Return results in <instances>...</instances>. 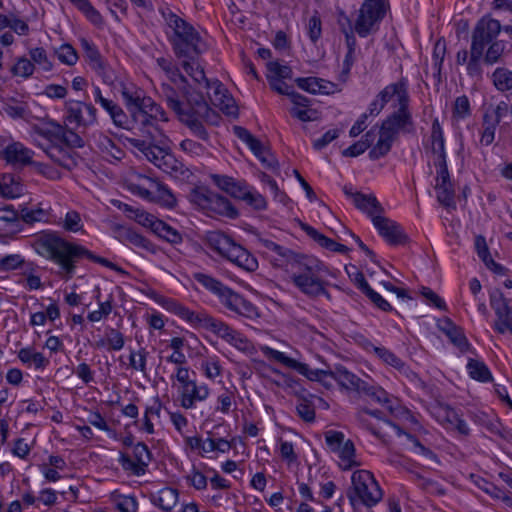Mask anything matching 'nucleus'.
<instances>
[{
	"label": "nucleus",
	"instance_id": "nucleus-1",
	"mask_svg": "<svg viewBox=\"0 0 512 512\" xmlns=\"http://www.w3.org/2000/svg\"><path fill=\"white\" fill-rule=\"evenodd\" d=\"M163 16L167 25L174 32L171 44L181 67L195 82L199 84L205 82L206 87L213 90V96L209 93V97L215 106H218L226 115L236 116L238 108L233 98L226 94V90L220 82L215 81L210 84L200 65L199 57L207 50V44L199 32L172 11L163 13Z\"/></svg>",
	"mask_w": 512,
	"mask_h": 512
},
{
	"label": "nucleus",
	"instance_id": "nucleus-2",
	"mask_svg": "<svg viewBox=\"0 0 512 512\" xmlns=\"http://www.w3.org/2000/svg\"><path fill=\"white\" fill-rule=\"evenodd\" d=\"M161 97L195 137L203 141L209 140L205 124L217 126L221 117L208 105L202 93L187 89L183 93L185 100H182L172 86L163 84Z\"/></svg>",
	"mask_w": 512,
	"mask_h": 512
},
{
	"label": "nucleus",
	"instance_id": "nucleus-3",
	"mask_svg": "<svg viewBox=\"0 0 512 512\" xmlns=\"http://www.w3.org/2000/svg\"><path fill=\"white\" fill-rule=\"evenodd\" d=\"M33 247L40 256L57 264L67 274L68 278L74 275L76 264L82 258H87L118 273H126L121 267L108 259L97 256L86 247L67 241L56 233L40 235L35 239Z\"/></svg>",
	"mask_w": 512,
	"mask_h": 512
},
{
	"label": "nucleus",
	"instance_id": "nucleus-4",
	"mask_svg": "<svg viewBox=\"0 0 512 512\" xmlns=\"http://www.w3.org/2000/svg\"><path fill=\"white\" fill-rule=\"evenodd\" d=\"M148 132L149 139L127 138V141L163 172L174 177L184 176L187 169L168 151L167 137L157 128L155 133Z\"/></svg>",
	"mask_w": 512,
	"mask_h": 512
},
{
	"label": "nucleus",
	"instance_id": "nucleus-5",
	"mask_svg": "<svg viewBox=\"0 0 512 512\" xmlns=\"http://www.w3.org/2000/svg\"><path fill=\"white\" fill-rule=\"evenodd\" d=\"M288 256L290 262L287 267L292 273V281L302 293L310 297L327 294L325 282L321 279L324 266L319 260L299 253Z\"/></svg>",
	"mask_w": 512,
	"mask_h": 512
},
{
	"label": "nucleus",
	"instance_id": "nucleus-6",
	"mask_svg": "<svg viewBox=\"0 0 512 512\" xmlns=\"http://www.w3.org/2000/svg\"><path fill=\"white\" fill-rule=\"evenodd\" d=\"M414 132L415 124L409 110V103H403L382 122L379 139L369 151L370 159L377 160L385 156L391 150L392 143L397 139L399 133L412 134Z\"/></svg>",
	"mask_w": 512,
	"mask_h": 512
},
{
	"label": "nucleus",
	"instance_id": "nucleus-7",
	"mask_svg": "<svg viewBox=\"0 0 512 512\" xmlns=\"http://www.w3.org/2000/svg\"><path fill=\"white\" fill-rule=\"evenodd\" d=\"M208 248L226 258L246 272H253L256 268V258L230 236L221 231H210L206 236Z\"/></svg>",
	"mask_w": 512,
	"mask_h": 512
},
{
	"label": "nucleus",
	"instance_id": "nucleus-8",
	"mask_svg": "<svg viewBox=\"0 0 512 512\" xmlns=\"http://www.w3.org/2000/svg\"><path fill=\"white\" fill-rule=\"evenodd\" d=\"M195 281L219 298V301L229 310L251 318L256 314L254 305L241 295L224 285L214 277L198 272L193 275Z\"/></svg>",
	"mask_w": 512,
	"mask_h": 512
},
{
	"label": "nucleus",
	"instance_id": "nucleus-9",
	"mask_svg": "<svg viewBox=\"0 0 512 512\" xmlns=\"http://www.w3.org/2000/svg\"><path fill=\"white\" fill-rule=\"evenodd\" d=\"M347 496L354 506L357 501L367 507L376 505L383 497V492L373 474L367 470H357L352 475V488Z\"/></svg>",
	"mask_w": 512,
	"mask_h": 512
},
{
	"label": "nucleus",
	"instance_id": "nucleus-10",
	"mask_svg": "<svg viewBox=\"0 0 512 512\" xmlns=\"http://www.w3.org/2000/svg\"><path fill=\"white\" fill-rule=\"evenodd\" d=\"M389 8L387 1L365 0L354 23V30L364 38L375 33Z\"/></svg>",
	"mask_w": 512,
	"mask_h": 512
},
{
	"label": "nucleus",
	"instance_id": "nucleus-11",
	"mask_svg": "<svg viewBox=\"0 0 512 512\" xmlns=\"http://www.w3.org/2000/svg\"><path fill=\"white\" fill-rule=\"evenodd\" d=\"M190 199L193 203L197 204L201 209L207 212L215 213L216 215L235 219L238 216L237 209L231 202L208 189L196 188L190 193Z\"/></svg>",
	"mask_w": 512,
	"mask_h": 512
},
{
	"label": "nucleus",
	"instance_id": "nucleus-12",
	"mask_svg": "<svg viewBox=\"0 0 512 512\" xmlns=\"http://www.w3.org/2000/svg\"><path fill=\"white\" fill-rule=\"evenodd\" d=\"M309 380L324 382L327 377L333 378L343 388L360 393L361 386L364 380L357 377L355 374L349 372L344 367H336L334 370L316 369L309 371L306 375Z\"/></svg>",
	"mask_w": 512,
	"mask_h": 512
},
{
	"label": "nucleus",
	"instance_id": "nucleus-13",
	"mask_svg": "<svg viewBox=\"0 0 512 512\" xmlns=\"http://www.w3.org/2000/svg\"><path fill=\"white\" fill-rule=\"evenodd\" d=\"M65 120L76 127H89L97 123V109L83 101L68 100L65 102Z\"/></svg>",
	"mask_w": 512,
	"mask_h": 512
},
{
	"label": "nucleus",
	"instance_id": "nucleus-14",
	"mask_svg": "<svg viewBox=\"0 0 512 512\" xmlns=\"http://www.w3.org/2000/svg\"><path fill=\"white\" fill-rule=\"evenodd\" d=\"M133 455L135 460L126 453H120L118 460L120 465L125 471H130L135 476L144 475L152 458L150 450L145 443L138 442L134 445Z\"/></svg>",
	"mask_w": 512,
	"mask_h": 512
},
{
	"label": "nucleus",
	"instance_id": "nucleus-15",
	"mask_svg": "<svg viewBox=\"0 0 512 512\" xmlns=\"http://www.w3.org/2000/svg\"><path fill=\"white\" fill-rule=\"evenodd\" d=\"M210 178L214 185L230 196L245 200L250 204L254 202L255 199L252 189L244 180H237L233 177L220 174H212Z\"/></svg>",
	"mask_w": 512,
	"mask_h": 512
},
{
	"label": "nucleus",
	"instance_id": "nucleus-16",
	"mask_svg": "<svg viewBox=\"0 0 512 512\" xmlns=\"http://www.w3.org/2000/svg\"><path fill=\"white\" fill-rule=\"evenodd\" d=\"M119 92L127 111L130 113L133 120L136 121V119L142 115L141 110H143L146 99H148L149 96L146 95L143 89L137 87L135 84L126 83L124 81L119 82Z\"/></svg>",
	"mask_w": 512,
	"mask_h": 512
},
{
	"label": "nucleus",
	"instance_id": "nucleus-17",
	"mask_svg": "<svg viewBox=\"0 0 512 512\" xmlns=\"http://www.w3.org/2000/svg\"><path fill=\"white\" fill-rule=\"evenodd\" d=\"M501 29L502 26L498 20L482 18L473 30L471 47L484 52L486 45L492 43Z\"/></svg>",
	"mask_w": 512,
	"mask_h": 512
},
{
	"label": "nucleus",
	"instance_id": "nucleus-18",
	"mask_svg": "<svg viewBox=\"0 0 512 512\" xmlns=\"http://www.w3.org/2000/svg\"><path fill=\"white\" fill-rule=\"evenodd\" d=\"M141 114L139 118L136 119L135 122L141 124L143 128V133L147 134L146 139H149V132L155 133V128L159 129L156 122L168 121L167 113L165 110L157 104L151 97L146 99L143 110H141Z\"/></svg>",
	"mask_w": 512,
	"mask_h": 512
},
{
	"label": "nucleus",
	"instance_id": "nucleus-19",
	"mask_svg": "<svg viewBox=\"0 0 512 512\" xmlns=\"http://www.w3.org/2000/svg\"><path fill=\"white\" fill-rule=\"evenodd\" d=\"M111 229L114 237L120 242H128L138 248L148 251L151 254H156L158 252V248L150 240L129 227L115 223L111 226Z\"/></svg>",
	"mask_w": 512,
	"mask_h": 512
},
{
	"label": "nucleus",
	"instance_id": "nucleus-20",
	"mask_svg": "<svg viewBox=\"0 0 512 512\" xmlns=\"http://www.w3.org/2000/svg\"><path fill=\"white\" fill-rule=\"evenodd\" d=\"M229 433L224 426H218L213 431L208 432V437L205 439V453L210 452H228L232 448H237V442H241L237 438L228 439Z\"/></svg>",
	"mask_w": 512,
	"mask_h": 512
},
{
	"label": "nucleus",
	"instance_id": "nucleus-21",
	"mask_svg": "<svg viewBox=\"0 0 512 512\" xmlns=\"http://www.w3.org/2000/svg\"><path fill=\"white\" fill-rule=\"evenodd\" d=\"M266 78L272 90L279 94L288 93L289 86L283 81L292 77V70L287 65H281L278 61H270L266 64Z\"/></svg>",
	"mask_w": 512,
	"mask_h": 512
},
{
	"label": "nucleus",
	"instance_id": "nucleus-22",
	"mask_svg": "<svg viewBox=\"0 0 512 512\" xmlns=\"http://www.w3.org/2000/svg\"><path fill=\"white\" fill-rule=\"evenodd\" d=\"M93 95L95 102L109 114L115 126L120 128H127L129 120L120 105L111 99L105 98L98 86L94 87Z\"/></svg>",
	"mask_w": 512,
	"mask_h": 512
},
{
	"label": "nucleus",
	"instance_id": "nucleus-23",
	"mask_svg": "<svg viewBox=\"0 0 512 512\" xmlns=\"http://www.w3.org/2000/svg\"><path fill=\"white\" fill-rule=\"evenodd\" d=\"M1 157L13 166L22 167L32 164L33 151L20 142H14L6 146L1 152Z\"/></svg>",
	"mask_w": 512,
	"mask_h": 512
},
{
	"label": "nucleus",
	"instance_id": "nucleus-24",
	"mask_svg": "<svg viewBox=\"0 0 512 512\" xmlns=\"http://www.w3.org/2000/svg\"><path fill=\"white\" fill-rule=\"evenodd\" d=\"M372 222L377 228L379 234L383 236L390 244H400L405 240V235L396 222L383 217L380 214L377 217H374Z\"/></svg>",
	"mask_w": 512,
	"mask_h": 512
},
{
	"label": "nucleus",
	"instance_id": "nucleus-25",
	"mask_svg": "<svg viewBox=\"0 0 512 512\" xmlns=\"http://www.w3.org/2000/svg\"><path fill=\"white\" fill-rule=\"evenodd\" d=\"M437 326L461 352L469 350L470 345L461 327L449 318L440 319Z\"/></svg>",
	"mask_w": 512,
	"mask_h": 512
},
{
	"label": "nucleus",
	"instance_id": "nucleus-26",
	"mask_svg": "<svg viewBox=\"0 0 512 512\" xmlns=\"http://www.w3.org/2000/svg\"><path fill=\"white\" fill-rule=\"evenodd\" d=\"M298 223L301 229L305 231L307 235L311 237L315 242H317L322 248L343 254L347 253L350 250L347 246L337 243L333 239L326 237L325 235L321 234L316 229H314L312 226L302 222L301 220H298Z\"/></svg>",
	"mask_w": 512,
	"mask_h": 512
},
{
	"label": "nucleus",
	"instance_id": "nucleus-27",
	"mask_svg": "<svg viewBox=\"0 0 512 512\" xmlns=\"http://www.w3.org/2000/svg\"><path fill=\"white\" fill-rule=\"evenodd\" d=\"M377 97L385 105L394 97L397 100L398 106L402 105L403 103H409L410 101L407 85L403 80L387 85L383 90L379 92Z\"/></svg>",
	"mask_w": 512,
	"mask_h": 512
},
{
	"label": "nucleus",
	"instance_id": "nucleus-28",
	"mask_svg": "<svg viewBox=\"0 0 512 512\" xmlns=\"http://www.w3.org/2000/svg\"><path fill=\"white\" fill-rule=\"evenodd\" d=\"M198 318L200 320L198 321L197 324H200L204 328L209 329L210 331L217 334L219 337L225 339L228 342L233 340V336L235 335L236 331L233 330L224 322L219 321L206 313H200Z\"/></svg>",
	"mask_w": 512,
	"mask_h": 512
},
{
	"label": "nucleus",
	"instance_id": "nucleus-29",
	"mask_svg": "<svg viewBox=\"0 0 512 512\" xmlns=\"http://www.w3.org/2000/svg\"><path fill=\"white\" fill-rule=\"evenodd\" d=\"M260 350L269 360L279 362L287 366L288 368L298 371L300 374L304 376H306L309 371V366L307 364L289 358L280 351L274 350L268 346H260Z\"/></svg>",
	"mask_w": 512,
	"mask_h": 512
},
{
	"label": "nucleus",
	"instance_id": "nucleus-30",
	"mask_svg": "<svg viewBox=\"0 0 512 512\" xmlns=\"http://www.w3.org/2000/svg\"><path fill=\"white\" fill-rule=\"evenodd\" d=\"M179 493L177 489L165 487L150 495V501L164 512H170L177 505Z\"/></svg>",
	"mask_w": 512,
	"mask_h": 512
},
{
	"label": "nucleus",
	"instance_id": "nucleus-31",
	"mask_svg": "<svg viewBox=\"0 0 512 512\" xmlns=\"http://www.w3.org/2000/svg\"><path fill=\"white\" fill-rule=\"evenodd\" d=\"M209 396V389L206 385H197L195 381L191 382L189 387L182 391L181 406L185 409L194 407L196 401H203Z\"/></svg>",
	"mask_w": 512,
	"mask_h": 512
},
{
	"label": "nucleus",
	"instance_id": "nucleus-32",
	"mask_svg": "<svg viewBox=\"0 0 512 512\" xmlns=\"http://www.w3.org/2000/svg\"><path fill=\"white\" fill-rule=\"evenodd\" d=\"M350 195L353 197L355 206L361 211L367 213L372 220L383 212V207L374 195H366L360 192Z\"/></svg>",
	"mask_w": 512,
	"mask_h": 512
},
{
	"label": "nucleus",
	"instance_id": "nucleus-33",
	"mask_svg": "<svg viewBox=\"0 0 512 512\" xmlns=\"http://www.w3.org/2000/svg\"><path fill=\"white\" fill-rule=\"evenodd\" d=\"M40 135L46 138H56L60 139L67 146L73 148H82L84 146L83 139L72 130H62L60 126H58V131L56 133L51 132L50 130H40Z\"/></svg>",
	"mask_w": 512,
	"mask_h": 512
},
{
	"label": "nucleus",
	"instance_id": "nucleus-34",
	"mask_svg": "<svg viewBox=\"0 0 512 512\" xmlns=\"http://www.w3.org/2000/svg\"><path fill=\"white\" fill-rule=\"evenodd\" d=\"M258 161L261 163L265 172L279 175L280 166L275 155L270 149L258 140Z\"/></svg>",
	"mask_w": 512,
	"mask_h": 512
},
{
	"label": "nucleus",
	"instance_id": "nucleus-35",
	"mask_svg": "<svg viewBox=\"0 0 512 512\" xmlns=\"http://www.w3.org/2000/svg\"><path fill=\"white\" fill-rule=\"evenodd\" d=\"M22 185L12 174H4L0 177V193L7 198H15L21 195Z\"/></svg>",
	"mask_w": 512,
	"mask_h": 512
},
{
	"label": "nucleus",
	"instance_id": "nucleus-36",
	"mask_svg": "<svg viewBox=\"0 0 512 512\" xmlns=\"http://www.w3.org/2000/svg\"><path fill=\"white\" fill-rule=\"evenodd\" d=\"M18 358L24 364H33L36 369H44L49 363L42 353L35 351L32 347L20 349Z\"/></svg>",
	"mask_w": 512,
	"mask_h": 512
},
{
	"label": "nucleus",
	"instance_id": "nucleus-37",
	"mask_svg": "<svg viewBox=\"0 0 512 512\" xmlns=\"http://www.w3.org/2000/svg\"><path fill=\"white\" fill-rule=\"evenodd\" d=\"M438 202L447 208H455V191L451 182L437 181L435 184Z\"/></svg>",
	"mask_w": 512,
	"mask_h": 512
},
{
	"label": "nucleus",
	"instance_id": "nucleus-38",
	"mask_svg": "<svg viewBox=\"0 0 512 512\" xmlns=\"http://www.w3.org/2000/svg\"><path fill=\"white\" fill-rule=\"evenodd\" d=\"M153 202L160 203L166 207H173L176 199L170 189L158 181H152Z\"/></svg>",
	"mask_w": 512,
	"mask_h": 512
},
{
	"label": "nucleus",
	"instance_id": "nucleus-39",
	"mask_svg": "<svg viewBox=\"0 0 512 512\" xmlns=\"http://www.w3.org/2000/svg\"><path fill=\"white\" fill-rule=\"evenodd\" d=\"M364 394L371 398V400L385 405L390 413L394 412L393 407L389 404L390 400L388 398V395L385 390H383L380 387H375L372 385H369L367 382H364V384L361 386L360 394Z\"/></svg>",
	"mask_w": 512,
	"mask_h": 512
},
{
	"label": "nucleus",
	"instance_id": "nucleus-40",
	"mask_svg": "<svg viewBox=\"0 0 512 512\" xmlns=\"http://www.w3.org/2000/svg\"><path fill=\"white\" fill-rule=\"evenodd\" d=\"M467 369L472 379L480 382L492 381V374L484 362L470 358L467 363Z\"/></svg>",
	"mask_w": 512,
	"mask_h": 512
},
{
	"label": "nucleus",
	"instance_id": "nucleus-41",
	"mask_svg": "<svg viewBox=\"0 0 512 512\" xmlns=\"http://www.w3.org/2000/svg\"><path fill=\"white\" fill-rule=\"evenodd\" d=\"M430 138L433 153L438 155V159L446 158L443 132L438 119H435L432 123Z\"/></svg>",
	"mask_w": 512,
	"mask_h": 512
},
{
	"label": "nucleus",
	"instance_id": "nucleus-42",
	"mask_svg": "<svg viewBox=\"0 0 512 512\" xmlns=\"http://www.w3.org/2000/svg\"><path fill=\"white\" fill-rule=\"evenodd\" d=\"M80 47L83 50L84 58L87 61L88 65L92 69L94 66H96L98 63L103 61V57L101 56L98 48L96 45L88 40L87 38H80Z\"/></svg>",
	"mask_w": 512,
	"mask_h": 512
},
{
	"label": "nucleus",
	"instance_id": "nucleus-43",
	"mask_svg": "<svg viewBox=\"0 0 512 512\" xmlns=\"http://www.w3.org/2000/svg\"><path fill=\"white\" fill-rule=\"evenodd\" d=\"M73 5L82 12L85 17L94 25L103 24V18L98 10H96L89 0H70Z\"/></svg>",
	"mask_w": 512,
	"mask_h": 512
},
{
	"label": "nucleus",
	"instance_id": "nucleus-44",
	"mask_svg": "<svg viewBox=\"0 0 512 512\" xmlns=\"http://www.w3.org/2000/svg\"><path fill=\"white\" fill-rule=\"evenodd\" d=\"M341 459V468L343 470H349L354 466L359 465L355 460V446L351 440H347L337 451Z\"/></svg>",
	"mask_w": 512,
	"mask_h": 512
},
{
	"label": "nucleus",
	"instance_id": "nucleus-45",
	"mask_svg": "<svg viewBox=\"0 0 512 512\" xmlns=\"http://www.w3.org/2000/svg\"><path fill=\"white\" fill-rule=\"evenodd\" d=\"M166 308L175 313L176 315L180 316L181 318L187 320L188 322L192 324L198 323L200 320L198 317L200 313H196L194 311H191L189 308L185 307L181 303H179L176 300L168 299L166 302Z\"/></svg>",
	"mask_w": 512,
	"mask_h": 512
},
{
	"label": "nucleus",
	"instance_id": "nucleus-46",
	"mask_svg": "<svg viewBox=\"0 0 512 512\" xmlns=\"http://www.w3.org/2000/svg\"><path fill=\"white\" fill-rule=\"evenodd\" d=\"M494 86L502 92H512V71L499 67L492 74Z\"/></svg>",
	"mask_w": 512,
	"mask_h": 512
},
{
	"label": "nucleus",
	"instance_id": "nucleus-47",
	"mask_svg": "<svg viewBox=\"0 0 512 512\" xmlns=\"http://www.w3.org/2000/svg\"><path fill=\"white\" fill-rule=\"evenodd\" d=\"M32 63L37 65L41 70L49 72L53 69V63L49 59L46 50L42 47L32 48L29 51Z\"/></svg>",
	"mask_w": 512,
	"mask_h": 512
},
{
	"label": "nucleus",
	"instance_id": "nucleus-48",
	"mask_svg": "<svg viewBox=\"0 0 512 512\" xmlns=\"http://www.w3.org/2000/svg\"><path fill=\"white\" fill-rule=\"evenodd\" d=\"M154 233L172 244H177L182 241L180 233L162 220L156 223Z\"/></svg>",
	"mask_w": 512,
	"mask_h": 512
},
{
	"label": "nucleus",
	"instance_id": "nucleus-49",
	"mask_svg": "<svg viewBox=\"0 0 512 512\" xmlns=\"http://www.w3.org/2000/svg\"><path fill=\"white\" fill-rule=\"evenodd\" d=\"M55 54L61 63L68 66L75 65L79 59L77 51L68 43H64L56 49Z\"/></svg>",
	"mask_w": 512,
	"mask_h": 512
},
{
	"label": "nucleus",
	"instance_id": "nucleus-50",
	"mask_svg": "<svg viewBox=\"0 0 512 512\" xmlns=\"http://www.w3.org/2000/svg\"><path fill=\"white\" fill-rule=\"evenodd\" d=\"M375 354L386 364L398 369L402 370L405 366V363L397 357L392 351L386 349L385 347H373Z\"/></svg>",
	"mask_w": 512,
	"mask_h": 512
},
{
	"label": "nucleus",
	"instance_id": "nucleus-51",
	"mask_svg": "<svg viewBox=\"0 0 512 512\" xmlns=\"http://www.w3.org/2000/svg\"><path fill=\"white\" fill-rule=\"evenodd\" d=\"M147 355L148 352L145 348H140L137 352L131 350L129 356L130 367L134 370L142 372L143 374H146Z\"/></svg>",
	"mask_w": 512,
	"mask_h": 512
},
{
	"label": "nucleus",
	"instance_id": "nucleus-52",
	"mask_svg": "<svg viewBox=\"0 0 512 512\" xmlns=\"http://www.w3.org/2000/svg\"><path fill=\"white\" fill-rule=\"evenodd\" d=\"M409 438L412 440L414 445L419 449V455L421 456L422 460L425 462L427 466L435 467L439 465V459L433 451L422 445L416 437L409 435Z\"/></svg>",
	"mask_w": 512,
	"mask_h": 512
},
{
	"label": "nucleus",
	"instance_id": "nucleus-53",
	"mask_svg": "<svg viewBox=\"0 0 512 512\" xmlns=\"http://www.w3.org/2000/svg\"><path fill=\"white\" fill-rule=\"evenodd\" d=\"M497 121H491V115L489 110L483 116L484 130L481 136V142L485 145H490L494 141L495 130L497 127Z\"/></svg>",
	"mask_w": 512,
	"mask_h": 512
},
{
	"label": "nucleus",
	"instance_id": "nucleus-54",
	"mask_svg": "<svg viewBox=\"0 0 512 512\" xmlns=\"http://www.w3.org/2000/svg\"><path fill=\"white\" fill-rule=\"evenodd\" d=\"M34 70L35 66L31 60L25 57H20L12 67L11 72L16 76L28 78L34 73Z\"/></svg>",
	"mask_w": 512,
	"mask_h": 512
},
{
	"label": "nucleus",
	"instance_id": "nucleus-55",
	"mask_svg": "<svg viewBox=\"0 0 512 512\" xmlns=\"http://www.w3.org/2000/svg\"><path fill=\"white\" fill-rule=\"evenodd\" d=\"M110 350L119 351L124 347V335L117 329L108 327L105 331Z\"/></svg>",
	"mask_w": 512,
	"mask_h": 512
},
{
	"label": "nucleus",
	"instance_id": "nucleus-56",
	"mask_svg": "<svg viewBox=\"0 0 512 512\" xmlns=\"http://www.w3.org/2000/svg\"><path fill=\"white\" fill-rule=\"evenodd\" d=\"M92 70L102 78L103 82L107 85H113L116 81V74L114 70L107 64L105 60L98 63Z\"/></svg>",
	"mask_w": 512,
	"mask_h": 512
},
{
	"label": "nucleus",
	"instance_id": "nucleus-57",
	"mask_svg": "<svg viewBox=\"0 0 512 512\" xmlns=\"http://www.w3.org/2000/svg\"><path fill=\"white\" fill-rule=\"evenodd\" d=\"M232 131L256 155V138L242 126L234 125Z\"/></svg>",
	"mask_w": 512,
	"mask_h": 512
},
{
	"label": "nucleus",
	"instance_id": "nucleus-58",
	"mask_svg": "<svg viewBox=\"0 0 512 512\" xmlns=\"http://www.w3.org/2000/svg\"><path fill=\"white\" fill-rule=\"evenodd\" d=\"M482 56L483 52L481 50L471 47L470 60L467 64V72L470 76L479 77L481 75L480 60Z\"/></svg>",
	"mask_w": 512,
	"mask_h": 512
},
{
	"label": "nucleus",
	"instance_id": "nucleus-59",
	"mask_svg": "<svg viewBox=\"0 0 512 512\" xmlns=\"http://www.w3.org/2000/svg\"><path fill=\"white\" fill-rule=\"evenodd\" d=\"M25 263L19 254H9L0 259V271H11L21 268Z\"/></svg>",
	"mask_w": 512,
	"mask_h": 512
},
{
	"label": "nucleus",
	"instance_id": "nucleus-60",
	"mask_svg": "<svg viewBox=\"0 0 512 512\" xmlns=\"http://www.w3.org/2000/svg\"><path fill=\"white\" fill-rule=\"evenodd\" d=\"M297 413L301 419L306 422H313L315 419V410L313 404L303 398L296 406Z\"/></svg>",
	"mask_w": 512,
	"mask_h": 512
},
{
	"label": "nucleus",
	"instance_id": "nucleus-61",
	"mask_svg": "<svg viewBox=\"0 0 512 512\" xmlns=\"http://www.w3.org/2000/svg\"><path fill=\"white\" fill-rule=\"evenodd\" d=\"M20 217L25 223L33 224L34 222L42 221L46 217V212L41 208L30 209L24 207L21 209Z\"/></svg>",
	"mask_w": 512,
	"mask_h": 512
},
{
	"label": "nucleus",
	"instance_id": "nucleus-62",
	"mask_svg": "<svg viewBox=\"0 0 512 512\" xmlns=\"http://www.w3.org/2000/svg\"><path fill=\"white\" fill-rule=\"evenodd\" d=\"M116 507L120 512H137L138 502L135 496L120 495L116 500Z\"/></svg>",
	"mask_w": 512,
	"mask_h": 512
},
{
	"label": "nucleus",
	"instance_id": "nucleus-63",
	"mask_svg": "<svg viewBox=\"0 0 512 512\" xmlns=\"http://www.w3.org/2000/svg\"><path fill=\"white\" fill-rule=\"evenodd\" d=\"M453 115L459 119H464L470 115V103L465 95L456 98Z\"/></svg>",
	"mask_w": 512,
	"mask_h": 512
},
{
	"label": "nucleus",
	"instance_id": "nucleus-64",
	"mask_svg": "<svg viewBox=\"0 0 512 512\" xmlns=\"http://www.w3.org/2000/svg\"><path fill=\"white\" fill-rule=\"evenodd\" d=\"M495 329L501 334L506 331L512 332V313L510 309L497 314Z\"/></svg>",
	"mask_w": 512,
	"mask_h": 512
}]
</instances>
